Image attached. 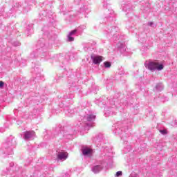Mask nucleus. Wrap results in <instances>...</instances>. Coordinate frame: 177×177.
<instances>
[{"instance_id": "obj_2", "label": "nucleus", "mask_w": 177, "mask_h": 177, "mask_svg": "<svg viewBox=\"0 0 177 177\" xmlns=\"http://www.w3.org/2000/svg\"><path fill=\"white\" fill-rule=\"evenodd\" d=\"M68 157V153L67 152H59L57 155L58 160H67V158Z\"/></svg>"}, {"instance_id": "obj_11", "label": "nucleus", "mask_w": 177, "mask_h": 177, "mask_svg": "<svg viewBox=\"0 0 177 177\" xmlns=\"http://www.w3.org/2000/svg\"><path fill=\"white\" fill-rule=\"evenodd\" d=\"M160 133H162L163 135H167L168 133L167 132V130H160Z\"/></svg>"}, {"instance_id": "obj_14", "label": "nucleus", "mask_w": 177, "mask_h": 177, "mask_svg": "<svg viewBox=\"0 0 177 177\" xmlns=\"http://www.w3.org/2000/svg\"><path fill=\"white\" fill-rule=\"evenodd\" d=\"M151 24H153V23H151Z\"/></svg>"}, {"instance_id": "obj_8", "label": "nucleus", "mask_w": 177, "mask_h": 177, "mask_svg": "<svg viewBox=\"0 0 177 177\" xmlns=\"http://www.w3.org/2000/svg\"><path fill=\"white\" fill-rule=\"evenodd\" d=\"M68 39L69 42H73V41H74V37H72L71 35H68Z\"/></svg>"}, {"instance_id": "obj_5", "label": "nucleus", "mask_w": 177, "mask_h": 177, "mask_svg": "<svg viewBox=\"0 0 177 177\" xmlns=\"http://www.w3.org/2000/svg\"><path fill=\"white\" fill-rule=\"evenodd\" d=\"M82 153L84 156H89V154H92V149L86 148L82 150Z\"/></svg>"}, {"instance_id": "obj_1", "label": "nucleus", "mask_w": 177, "mask_h": 177, "mask_svg": "<svg viewBox=\"0 0 177 177\" xmlns=\"http://www.w3.org/2000/svg\"><path fill=\"white\" fill-rule=\"evenodd\" d=\"M148 68L149 70H158L160 71L163 70L164 65L160 64L158 62H150Z\"/></svg>"}, {"instance_id": "obj_6", "label": "nucleus", "mask_w": 177, "mask_h": 177, "mask_svg": "<svg viewBox=\"0 0 177 177\" xmlns=\"http://www.w3.org/2000/svg\"><path fill=\"white\" fill-rule=\"evenodd\" d=\"M104 66L106 68H109L111 67V64L109 62H104Z\"/></svg>"}, {"instance_id": "obj_12", "label": "nucleus", "mask_w": 177, "mask_h": 177, "mask_svg": "<svg viewBox=\"0 0 177 177\" xmlns=\"http://www.w3.org/2000/svg\"><path fill=\"white\" fill-rule=\"evenodd\" d=\"M122 175V171H120L116 173V176H121Z\"/></svg>"}, {"instance_id": "obj_9", "label": "nucleus", "mask_w": 177, "mask_h": 177, "mask_svg": "<svg viewBox=\"0 0 177 177\" xmlns=\"http://www.w3.org/2000/svg\"><path fill=\"white\" fill-rule=\"evenodd\" d=\"M93 172H95L96 174V172H99V166H95L93 169Z\"/></svg>"}, {"instance_id": "obj_7", "label": "nucleus", "mask_w": 177, "mask_h": 177, "mask_svg": "<svg viewBox=\"0 0 177 177\" xmlns=\"http://www.w3.org/2000/svg\"><path fill=\"white\" fill-rule=\"evenodd\" d=\"M95 115H89L87 117L88 121H92V120H95Z\"/></svg>"}, {"instance_id": "obj_13", "label": "nucleus", "mask_w": 177, "mask_h": 177, "mask_svg": "<svg viewBox=\"0 0 177 177\" xmlns=\"http://www.w3.org/2000/svg\"><path fill=\"white\" fill-rule=\"evenodd\" d=\"M3 85H5V83L3 81H0V88H3Z\"/></svg>"}, {"instance_id": "obj_10", "label": "nucleus", "mask_w": 177, "mask_h": 177, "mask_svg": "<svg viewBox=\"0 0 177 177\" xmlns=\"http://www.w3.org/2000/svg\"><path fill=\"white\" fill-rule=\"evenodd\" d=\"M75 32H77V30H73L68 34V35H74Z\"/></svg>"}, {"instance_id": "obj_4", "label": "nucleus", "mask_w": 177, "mask_h": 177, "mask_svg": "<svg viewBox=\"0 0 177 177\" xmlns=\"http://www.w3.org/2000/svg\"><path fill=\"white\" fill-rule=\"evenodd\" d=\"M32 136H35V131H26L24 134L25 139H30V138H32Z\"/></svg>"}, {"instance_id": "obj_3", "label": "nucleus", "mask_w": 177, "mask_h": 177, "mask_svg": "<svg viewBox=\"0 0 177 177\" xmlns=\"http://www.w3.org/2000/svg\"><path fill=\"white\" fill-rule=\"evenodd\" d=\"M102 60H103V57L102 56H97V57H93V63H94V64H100Z\"/></svg>"}]
</instances>
